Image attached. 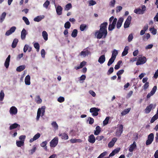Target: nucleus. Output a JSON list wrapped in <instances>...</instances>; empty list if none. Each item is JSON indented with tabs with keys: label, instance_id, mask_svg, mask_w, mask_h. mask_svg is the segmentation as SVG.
Here are the masks:
<instances>
[{
	"label": "nucleus",
	"instance_id": "obj_55",
	"mask_svg": "<svg viewBox=\"0 0 158 158\" xmlns=\"http://www.w3.org/2000/svg\"><path fill=\"white\" fill-rule=\"evenodd\" d=\"M104 138V136L103 135L98 136L96 138V139L98 141L102 140Z\"/></svg>",
	"mask_w": 158,
	"mask_h": 158
},
{
	"label": "nucleus",
	"instance_id": "obj_61",
	"mask_svg": "<svg viewBox=\"0 0 158 158\" xmlns=\"http://www.w3.org/2000/svg\"><path fill=\"white\" fill-rule=\"evenodd\" d=\"M25 138L26 136L25 135H21L19 137V139L21 140V141H23L24 142Z\"/></svg>",
	"mask_w": 158,
	"mask_h": 158
},
{
	"label": "nucleus",
	"instance_id": "obj_56",
	"mask_svg": "<svg viewBox=\"0 0 158 158\" xmlns=\"http://www.w3.org/2000/svg\"><path fill=\"white\" fill-rule=\"evenodd\" d=\"M148 87H149V82H146L145 83V84L143 85V88L144 89L146 90L148 89Z\"/></svg>",
	"mask_w": 158,
	"mask_h": 158
},
{
	"label": "nucleus",
	"instance_id": "obj_42",
	"mask_svg": "<svg viewBox=\"0 0 158 158\" xmlns=\"http://www.w3.org/2000/svg\"><path fill=\"white\" fill-rule=\"evenodd\" d=\"M71 24L70 23L67 21L65 23L64 25V27L65 29H69L71 27Z\"/></svg>",
	"mask_w": 158,
	"mask_h": 158
},
{
	"label": "nucleus",
	"instance_id": "obj_50",
	"mask_svg": "<svg viewBox=\"0 0 158 158\" xmlns=\"http://www.w3.org/2000/svg\"><path fill=\"white\" fill-rule=\"evenodd\" d=\"M89 6H93L96 4V2L94 1L93 0H90L89 1Z\"/></svg>",
	"mask_w": 158,
	"mask_h": 158
},
{
	"label": "nucleus",
	"instance_id": "obj_26",
	"mask_svg": "<svg viewBox=\"0 0 158 158\" xmlns=\"http://www.w3.org/2000/svg\"><path fill=\"white\" fill-rule=\"evenodd\" d=\"M25 67L26 66L24 65H20L17 67L16 70L17 72H20L24 70Z\"/></svg>",
	"mask_w": 158,
	"mask_h": 158
},
{
	"label": "nucleus",
	"instance_id": "obj_2",
	"mask_svg": "<svg viewBox=\"0 0 158 158\" xmlns=\"http://www.w3.org/2000/svg\"><path fill=\"white\" fill-rule=\"evenodd\" d=\"M146 10V7L145 5L142 6V9L140 8L135 9L134 10V12L138 14H143Z\"/></svg>",
	"mask_w": 158,
	"mask_h": 158
},
{
	"label": "nucleus",
	"instance_id": "obj_35",
	"mask_svg": "<svg viewBox=\"0 0 158 158\" xmlns=\"http://www.w3.org/2000/svg\"><path fill=\"white\" fill-rule=\"evenodd\" d=\"M70 141V142L72 143H74L76 142L80 143L81 142V139H72Z\"/></svg>",
	"mask_w": 158,
	"mask_h": 158
},
{
	"label": "nucleus",
	"instance_id": "obj_52",
	"mask_svg": "<svg viewBox=\"0 0 158 158\" xmlns=\"http://www.w3.org/2000/svg\"><path fill=\"white\" fill-rule=\"evenodd\" d=\"M57 101L60 103L64 101V98L63 97L60 96L58 98Z\"/></svg>",
	"mask_w": 158,
	"mask_h": 158
},
{
	"label": "nucleus",
	"instance_id": "obj_17",
	"mask_svg": "<svg viewBox=\"0 0 158 158\" xmlns=\"http://www.w3.org/2000/svg\"><path fill=\"white\" fill-rule=\"evenodd\" d=\"M59 135L62 139L67 140L69 139V136L65 133H60Z\"/></svg>",
	"mask_w": 158,
	"mask_h": 158
},
{
	"label": "nucleus",
	"instance_id": "obj_40",
	"mask_svg": "<svg viewBox=\"0 0 158 158\" xmlns=\"http://www.w3.org/2000/svg\"><path fill=\"white\" fill-rule=\"evenodd\" d=\"M23 20L24 21L25 23L27 25H29L30 24V23L28 19L26 17L23 16Z\"/></svg>",
	"mask_w": 158,
	"mask_h": 158
},
{
	"label": "nucleus",
	"instance_id": "obj_37",
	"mask_svg": "<svg viewBox=\"0 0 158 158\" xmlns=\"http://www.w3.org/2000/svg\"><path fill=\"white\" fill-rule=\"evenodd\" d=\"M115 60V59L113 58V56L111 57L108 62L107 65L108 66H110L114 62Z\"/></svg>",
	"mask_w": 158,
	"mask_h": 158
},
{
	"label": "nucleus",
	"instance_id": "obj_53",
	"mask_svg": "<svg viewBox=\"0 0 158 158\" xmlns=\"http://www.w3.org/2000/svg\"><path fill=\"white\" fill-rule=\"evenodd\" d=\"M109 118H110L108 117H107L106 118L105 120L103 121V124L104 125H105L107 124L108 123Z\"/></svg>",
	"mask_w": 158,
	"mask_h": 158
},
{
	"label": "nucleus",
	"instance_id": "obj_31",
	"mask_svg": "<svg viewBox=\"0 0 158 158\" xmlns=\"http://www.w3.org/2000/svg\"><path fill=\"white\" fill-rule=\"evenodd\" d=\"M42 100L40 98V96L38 95L36 96V98L35 99V101L38 104H40L42 102Z\"/></svg>",
	"mask_w": 158,
	"mask_h": 158
},
{
	"label": "nucleus",
	"instance_id": "obj_8",
	"mask_svg": "<svg viewBox=\"0 0 158 158\" xmlns=\"http://www.w3.org/2000/svg\"><path fill=\"white\" fill-rule=\"evenodd\" d=\"M156 107V105H153L151 104L147 106L145 110V112L146 114L149 113L151 111L152 108H154Z\"/></svg>",
	"mask_w": 158,
	"mask_h": 158
},
{
	"label": "nucleus",
	"instance_id": "obj_11",
	"mask_svg": "<svg viewBox=\"0 0 158 158\" xmlns=\"http://www.w3.org/2000/svg\"><path fill=\"white\" fill-rule=\"evenodd\" d=\"M136 143L134 141L132 144L130 145L128 149L129 151L130 152H132L134 149L136 148Z\"/></svg>",
	"mask_w": 158,
	"mask_h": 158
},
{
	"label": "nucleus",
	"instance_id": "obj_4",
	"mask_svg": "<svg viewBox=\"0 0 158 158\" xmlns=\"http://www.w3.org/2000/svg\"><path fill=\"white\" fill-rule=\"evenodd\" d=\"M58 138L57 137H55L50 143V147L53 148L55 147L58 144Z\"/></svg>",
	"mask_w": 158,
	"mask_h": 158
},
{
	"label": "nucleus",
	"instance_id": "obj_62",
	"mask_svg": "<svg viewBox=\"0 0 158 158\" xmlns=\"http://www.w3.org/2000/svg\"><path fill=\"white\" fill-rule=\"evenodd\" d=\"M47 143V142L46 141H43L40 144V146L41 147H44L46 146Z\"/></svg>",
	"mask_w": 158,
	"mask_h": 158
},
{
	"label": "nucleus",
	"instance_id": "obj_36",
	"mask_svg": "<svg viewBox=\"0 0 158 158\" xmlns=\"http://www.w3.org/2000/svg\"><path fill=\"white\" fill-rule=\"evenodd\" d=\"M118 54V52L116 50L114 49L112 52V54L111 55L112 57L113 56V58L115 59L116 56Z\"/></svg>",
	"mask_w": 158,
	"mask_h": 158
},
{
	"label": "nucleus",
	"instance_id": "obj_32",
	"mask_svg": "<svg viewBox=\"0 0 158 158\" xmlns=\"http://www.w3.org/2000/svg\"><path fill=\"white\" fill-rule=\"evenodd\" d=\"M16 144L18 147H20L24 145V142L21 140L16 141Z\"/></svg>",
	"mask_w": 158,
	"mask_h": 158
},
{
	"label": "nucleus",
	"instance_id": "obj_10",
	"mask_svg": "<svg viewBox=\"0 0 158 158\" xmlns=\"http://www.w3.org/2000/svg\"><path fill=\"white\" fill-rule=\"evenodd\" d=\"M16 29V27H12L9 30L6 31L5 34L6 35L8 36L10 35L15 31Z\"/></svg>",
	"mask_w": 158,
	"mask_h": 158
},
{
	"label": "nucleus",
	"instance_id": "obj_43",
	"mask_svg": "<svg viewBox=\"0 0 158 158\" xmlns=\"http://www.w3.org/2000/svg\"><path fill=\"white\" fill-rule=\"evenodd\" d=\"M4 93L3 90H1L0 93V101H2L4 97Z\"/></svg>",
	"mask_w": 158,
	"mask_h": 158
},
{
	"label": "nucleus",
	"instance_id": "obj_20",
	"mask_svg": "<svg viewBox=\"0 0 158 158\" xmlns=\"http://www.w3.org/2000/svg\"><path fill=\"white\" fill-rule=\"evenodd\" d=\"M40 134L39 133H37L32 138H31L30 139L29 142L30 143H32L33 141L35 140L38 139L40 137Z\"/></svg>",
	"mask_w": 158,
	"mask_h": 158
},
{
	"label": "nucleus",
	"instance_id": "obj_63",
	"mask_svg": "<svg viewBox=\"0 0 158 158\" xmlns=\"http://www.w3.org/2000/svg\"><path fill=\"white\" fill-rule=\"evenodd\" d=\"M23 56V53H21L20 54H19L16 57V59L17 60H19L21 58H22Z\"/></svg>",
	"mask_w": 158,
	"mask_h": 158
},
{
	"label": "nucleus",
	"instance_id": "obj_9",
	"mask_svg": "<svg viewBox=\"0 0 158 158\" xmlns=\"http://www.w3.org/2000/svg\"><path fill=\"white\" fill-rule=\"evenodd\" d=\"M108 23L106 22L101 23L100 26V30L107 32V28Z\"/></svg>",
	"mask_w": 158,
	"mask_h": 158
},
{
	"label": "nucleus",
	"instance_id": "obj_46",
	"mask_svg": "<svg viewBox=\"0 0 158 158\" xmlns=\"http://www.w3.org/2000/svg\"><path fill=\"white\" fill-rule=\"evenodd\" d=\"M34 47L36 49V50L37 52H38L40 49V45L38 43H35L34 44Z\"/></svg>",
	"mask_w": 158,
	"mask_h": 158
},
{
	"label": "nucleus",
	"instance_id": "obj_28",
	"mask_svg": "<svg viewBox=\"0 0 158 158\" xmlns=\"http://www.w3.org/2000/svg\"><path fill=\"white\" fill-rule=\"evenodd\" d=\"M42 35L45 41H47L48 40V34L46 31H44L42 32Z\"/></svg>",
	"mask_w": 158,
	"mask_h": 158
},
{
	"label": "nucleus",
	"instance_id": "obj_41",
	"mask_svg": "<svg viewBox=\"0 0 158 158\" xmlns=\"http://www.w3.org/2000/svg\"><path fill=\"white\" fill-rule=\"evenodd\" d=\"M36 149V147L34 146L31 149L29 150V154L31 155H32L35 151Z\"/></svg>",
	"mask_w": 158,
	"mask_h": 158
},
{
	"label": "nucleus",
	"instance_id": "obj_25",
	"mask_svg": "<svg viewBox=\"0 0 158 158\" xmlns=\"http://www.w3.org/2000/svg\"><path fill=\"white\" fill-rule=\"evenodd\" d=\"M18 127H20V125L16 123H15L10 126L9 129L10 130H12L13 129L17 128Z\"/></svg>",
	"mask_w": 158,
	"mask_h": 158
},
{
	"label": "nucleus",
	"instance_id": "obj_57",
	"mask_svg": "<svg viewBox=\"0 0 158 158\" xmlns=\"http://www.w3.org/2000/svg\"><path fill=\"white\" fill-rule=\"evenodd\" d=\"M114 71V68L113 67H110L109 70H108V72H107V74L109 75L111 74Z\"/></svg>",
	"mask_w": 158,
	"mask_h": 158
},
{
	"label": "nucleus",
	"instance_id": "obj_33",
	"mask_svg": "<svg viewBox=\"0 0 158 158\" xmlns=\"http://www.w3.org/2000/svg\"><path fill=\"white\" fill-rule=\"evenodd\" d=\"M131 110V108H129L125 109L122 112L121 114L123 116L128 113Z\"/></svg>",
	"mask_w": 158,
	"mask_h": 158
},
{
	"label": "nucleus",
	"instance_id": "obj_14",
	"mask_svg": "<svg viewBox=\"0 0 158 158\" xmlns=\"http://www.w3.org/2000/svg\"><path fill=\"white\" fill-rule=\"evenodd\" d=\"M10 112L12 115H15L17 113V109L15 107L12 106L10 109Z\"/></svg>",
	"mask_w": 158,
	"mask_h": 158
},
{
	"label": "nucleus",
	"instance_id": "obj_3",
	"mask_svg": "<svg viewBox=\"0 0 158 158\" xmlns=\"http://www.w3.org/2000/svg\"><path fill=\"white\" fill-rule=\"evenodd\" d=\"M154 135L153 133H150L148 136V139L146 142L147 145H148L152 143L154 140Z\"/></svg>",
	"mask_w": 158,
	"mask_h": 158
},
{
	"label": "nucleus",
	"instance_id": "obj_7",
	"mask_svg": "<svg viewBox=\"0 0 158 158\" xmlns=\"http://www.w3.org/2000/svg\"><path fill=\"white\" fill-rule=\"evenodd\" d=\"M131 16H129L124 23V28H127L129 27L131 23Z\"/></svg>",
	"mask_w": 158,
	"mask_h": 158
},
{
	"label": "nucleus",
	"instance_id": "obj_24",
	"mask_svg": "<svg viewBox=\"0 0 158 158\" xmlns=\"http://www.w3.org/2000/svg\"><path fill=\"white\" fill-rule=\"evenodd\" d=\"M25 82L26 85H29L30 84V77L29 75H27L25 77Z\"/></svg>",
	"mask_w": 158,
	"mask_h": 158
},
{
	"label": "nucleus",
	"instance_id": "obj_51",
	"mask_svg": "<svg viewBox=\"0 0 158 158\" xmlns=\"http://www.w3.org/2000/svg\"><path fill=\"white\" fill-rule=\"evenodd\" d=\"M115 27V26L112 25L111 24V23H110L108 27V30L109 31H112L114 29Z\"/></svg>",
	"mask_w": 158,
	"mask_h": 158
},
{
	"label": "nucleus",
	"instance_id": "obj_30",
	"mask_svg": "<svg viewBox=\"0 0 158 158\" xmlns=\"http://www.w3.org/2000/svg\"><path fill=\"white\" fill-rule=\"evenodd\" d=\"M6 12L3 13L1 16H0V22L2 23L4 20L6 16Z\"/></svg>",
	"mask_w": 158,
	"mask_h": 158
},
{
	"label": "nucleus",
	"instance_id": "obj_45",
	"mask_svg": "<svg viewBox=\"0 0 158 158\" xmlns=\"http://www.w3.org/2000/svg\"><path fill=\"white\" fill-rule=\"evenodd\" d=\"M150 31H151V33L153 35H156V34L157 30L154 27L150 28Z\"/></svg>",
	"mask_w": 158,
	"mask_h": 158
},
{
	"label": "nucleus",
	"instance_id": "obj_12",
	"mask_svg": "<svg viewBox=\"0 0 158 158\" xmlns=\"http://www.w3.org/2000/svg\"><path fill=\"white\" fill-rule=\"evenodd\" d=\"M123 20V18L122 17L118 19L116 24V27L118 29H119L121 27Z\"/></svg>",
	"mask_w": 158,
	"mask_h": 158
},
{
	"label": "nucleus",
	"instance_id": "obj_38",
	"mask_svg": "<svg viewBox=\"0 0 158 158\" xmlns=\"http://www.w3.org/2000/svg\"><path fill=\"white\" fill-rule=\"evenodd\" d=\"M72 7V5L71 3H69L65 6L64 10H65L68 11Z\"/></svg>",
	"mask_w": 158,
	"mask_h": 158
},
{
	"label": "nucleus",
	"instance_id": "obj_60",
	"mask_svg": "<svg viewBox=\"0 0 158 158\" xmlns=\"http://www.w3.org/2000/svg\"><path fill=\"white\" fill-rule=\"evenodd\" d=\"M115 3V0H113L112 1H111L110 2V5L112 7H114Z\"/></svg>",
	"mask_w": 158,
	"mask_h": 158
},
{
	"label": "nucleus",
	"instance_id": "obj_5",
	"mask_svg": "<svg viewBox=\"0 0 158 158\" xmlns=\"http://www.w3.org/2000/svg\"><path fill=\"white\" fill-rule=\"evenodd\" d=\"M100 109L96 107H92L90 109V112L93 113L92 115L93 116H97L98 114V112L100 110Z\"/></svg>",
	"mask_w": 158,
	"mask_h": 158
},
{
	"label": "nucleus",
	"instance_id": "obj_16",
	"mask_svg": "<svg viewBox=\"0 0 158 158\" xmlns=\"http://www.w3.org/2000/svg\"><path fill=\"white\" fill-rule=\"evenodd\" d=\"M90 53L89 51L86 49H84L83 51H82L80 55L83 56L84 57H85L86 56H88Z\"/></svg>",
	"mask_w": 158,
	"mask_h": 158
},
{
	"label": "nucleus",
	"instance_id": "obj_34",
	"mask_svg": "<svg viewBox=\"0 0 158 158\" xmlns=\"http://www.w3.org/2000/svg\"><path fill=\"white\" fill-rule=\"evenodd\" d=\"M44 17V16H43L42 17L40 16H38L36 17L35 18L34 20L35 21L39 22Z\"/></svg>",
	"mask_w": 158,
	"mask_h": 158
},
{
	"label": "nucleus",
	"instance_id": "obj_19",
	"mask_svg": "<svg viewBox=\"0 0 158 158\" xmlns=\"http://www.w3.org/2000/svg\"><path fill=\"white\" fill-rule=\"evenodd\" d=\"M10 55H9L5 61L4 65L6 68H8L9 67L10 64Z\"/></svg>",
	"mask_w": 158,
	"mask_h": 158
},
{
	"label": "nucleus",
	"instance_id": "obj_27",
	"mask_svg": "<svg viewBox=\"0 0 158 158\" xmlns=\"http://www.w3.org/2000/svg\"><path fill=\"white\" fill-rule=\"evenodd\" d=\"M129 49V47L128 46H126L125 47L123 51V52L122 55V56H124L127 55L128 53V51Z\"/></svg>",
	"mask_w": 158,
	"mask_h": 158
},
{
	"label": "nucleus",
	"instance_id": "obj_29",
	"mask_svg": "<svg viewBox=\"0 0 158 158\" xmlns=\"http://www.w3.org/2000/svg\"><path fill=\"white\" fill-rule=\"evenodd\" d=\"M18 42V40L17 39H15L12 44L11 47L13 48H15L17 46Z\"/></svg>",
	"mask_w": 158,
	"mask_h": 158
},
{
	"label": "nucleus",
	"instance_id": "obj_6",
	"mask_svg": "<svg viewBox=\"0 0 158 158\" xmlns=\"http://www.w3.org/2000/svg\"><path fill=\"white\" fill-rule=\"evenodd\" d=\"M146 61V57L143 56V57H139L138 60L136 64L139 65L144 64Z\"/></svg>",
	"mask_w": 158,
	"mask_h": 158
},
{
	"label": "nucleus",
	"instance_id": "obj_59",
	"mask_svg": "<svg viewBox=\"0 0 158 158\" xmlns=\"http://www.w3.org/2000/svg\"><path fill=\"white\" fill-rule=\"evenodd\" d=\"M123 126L122 124L120 125L118 127V129L117 130L118 131L123 133Z\"/></svg>",
	"mask_w": 158,
	"mask_h": 158
},
{
	"label": "nucleus",
	"instance_id": "obj_49",
	"mask_svg": "<svg viewBox=\"0 0 158 158\" xmlns=\"http://www.w3.org/2000/svg\"><path fill=\"white\" fill-rule=\"evenodd\" d=\"M50 3V2L47 0L44 4L43 6L44 7L47 9L48 6L49 5Z\"/></svg>",
	"mask_w": 158,
	"mask_h": 158
},
{
	"label": "nucleus",
	"instance_id": "obj_58",
	"mask_svg": "<svg viewBox=\"0 0 158 158\" xmlns=\"http://www.w3.org/2000/svg\"><path fill=\"white\" fill-rule=\"evenodd\" d=\"M133 38V35L132 34H130L128 36V41L129 42H130L132 40Z\"/></svg>",
	"mask_w": 158,
	"mask_h": 158
},
{
	"label": "nucleus",
	"instance_id": "obj_22",
	"mask_svg": "<svg viewBox=\"0 0 158 158\" xmlns=\"http://www.w3.org/2000/svg\"><path fill=\"white\" fill-rule=\"evenodd\" d=\"M106 58L104 55L101 56L98 59V62L101 64H103L105 61Z\"/></svg>",
	"mask_w": 158,
	"mask_h": 158
},
{
	"label": "nucleus",
	"instance_id": "obj_13",
	"mask_svg": "<svg viewBox=\"0 0 158 158\" xmlns=\"http://www.w3.org/2000/svg\"><path fill=\"white\" fill-rule=\"evenodd\" d=\"M96 140L93 134H91L88 137V141L92 143H94L95 142Z\"/></svg>",
	"mask_w": 158,
	"mask_h": 158
},
{
	"label": "nucleus",
	"instance_id": "obj_23",
	"mask_svg": "<svg viewBox=\"0 0 158 158\" xmlns=\"http://www.w3.org/2000/svg\"><path fill=\"white\" fill-rule=\"evenodd\" d=\"M62 8L60 6H58L56 9V13L58 15H61L62 14Z\"/></svg>",
	"mask_w": 158,
	"mask_h": 158
},
{
	"label": "nucleus",
	"instance_id": "obj_64",
	"mask_svg": "<svg viewBox=\"0 0 158 158\" xmlns=\"http://www.w3.org/2000/svg\"><path fill=\"white\" fill-rule=\"evenodd\" d=\"M85 78L86 76L85 75H83L80 77L79 80L80 81H84L85 79Z\"/></svg>",
	"mask_w": 158,
	"mask_h": 158
},
{
	"label": "nucleus",
	"instance_id": "obj_54",
	"mask_svg": "<svg viewBox=\"0 0 158 158\" xmlns=\"http://www.w3.org/2000/svg\"><path fill=\"white\" fill-rule=\"evenodd\" d=\"M107 152H105L101 153L98 157L97 158H102L104 156L106 155Z\"/></svg>",
	"mask_w": 158,
	"mask_h": 158
},
{
	"label": "nucleus",
	"instance_id": "obj_39",
	"mask_svg": "<svg viewBox=\"0 0 158 158\" xmlns=\"http://www.w3.org/2000/svg\"><path fill=\"white\" fill-rule=\"evenodd\" d=\"M77 29H74L73 30V31L72 32L71 36L72 37L75 38L76 37L77 35Z\"/></svg>",
	"mask_w": 158,
	"mask_h": 158
},
{
	"label": "nucleus",
	"instance_id": "obj_1",
	"mask_svg": "<svg viewBox=\"0 0 158 158\" xmlns=\"http://www.w3.org/2000/svg\"><path fill=\"white\" fill-rule=\"evenodd\" d=\"M107 32L106 31L99 29V30L96 31L95 35L97 36V38L98 39H100L102 38L105 39L107 35Z\"/></svg>",
	"mask_w": 158,
	"mask_h": 158
},
{
	"label": "nucleus",
	"instance_id": "obj_21",
	"mask_svg": "<svg viewBox=\"0 0 158 158\" xmlns=\"http://www.w3.org/2000/svg\"><path fill=\"white\" fill-rule=\"evenodd\" d=\"M95 130L94 131V134L95 135H98L101 131V128L100 126H97L95 128Z\"/></svg>",
	"mask_w": 158,
	"mask_h": 158
},
{
	"label": "nucleus",
	"instance_id": "obj_15",
	"mask_svg": "<svg viewBox=\"0 0 158 158\" xmlns=\"http://www.w3.org/2000/svg\"><path fill=\"white\" fill-rule=\"evenodd\" d=\"M117 139L116 138H113L112 140L109 143L108 147L110 148L113 147L114 144L117 141Z\"/></svg>",
	"mask_w": 158,
	"mask_h": 158
},
{
	"label": "nucleus",
	"instance_id": "obj_47",
	"mask_svg": "<svg viewBox=\"0 0 158 158\" xmlns=\"http://www.w3.org/2000/svg\"><path fill=\"white\" fill-rule=\"evenodd\" d=\"M52 126L55 129H58V126L56 122L54 121L52 123Z\"/></svg>",
	"mask_w": 158,
	"mask_h": 158
},
{
	"label": "nucleus",
	"instance_id": "obj_18",
	"mask_svg": "<svg viewBox=\"0 0 158 158\" xmlns=\"http://www.w3.org/2000/svg\"><path fill=\"white\" fill-rule=\"evenodd\" d=\"M27 35V31L24 28H23L21 32V38L22 40H24L26 38Z\"/></svg>",
	"mask_w": 158,
	"mask_h": 158
},
{
	"label": "nucleus",
	"instance_id": "obj_48",
	"mask_svg": "<svg viewBox=\"0 0 158 158\" xmlns=\"http://www.w3.org/2000/svg\"><path fill=\"white\" fill-rule=\"evenodd\" d=\"M157 89L156 86H154L152 90L150 92L152 95H153L155 93Z\"/></svg>",
	"mask_w": 158,
	"mask_h": 158
},
{
	"label": "nucleus",
	"instance_id": "obj_44",
	"mask_svg": "<svg viewBox=\"0 0 158 158\" xmlns=\"http://www.w3.org/2000/svg\"><path fill=\"white\" fill-rule=\"evenodd\" d=\"M87 27V26L85 24H81V25L80 27V30L81 31H84L85 29Z\"/></svg>",
	"mask_w": 158,
	"mask_h": 158
}]
</instances>
